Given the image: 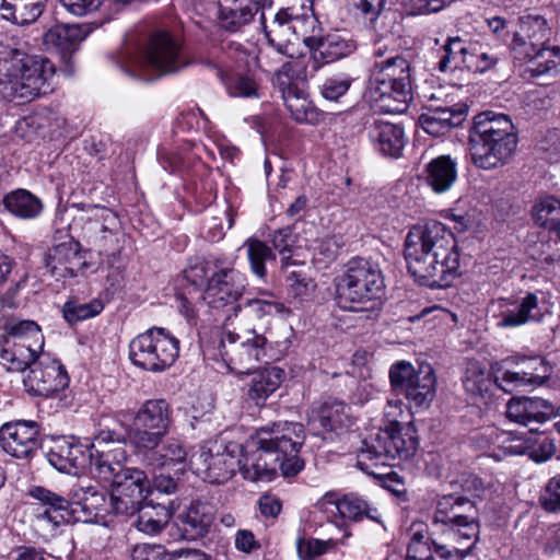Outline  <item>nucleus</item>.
<instances>
[{"label":"nucleus","instance_id":"nucleus-38","mask_svg":"<svg viewBox=\"0 0 560 560\" xmlns=\"http://www.w3.org/2000/svg\"><path fill=\"white\" fill-rule=\"evenodd\" d=\"M427 184L436 194H443L452 188L457 179V164L450 155H440L425 166Z\"/></svg>","mask_w":560,"mask_h":560},{"label":"nucleus","instance_id":"nucleus-28","mask_svg":"<svg viewBox=\"0 0 560 560\" xmlns=\"http://www.w3.org/2000/svg\"><path fill=\"white\" fill-rule=\"evenodd\" d=\"M466 104H430L428 112L420 116L423 130L434 137L443 136L455 127L460 126L467 117Z\"/></svg>","mask_w":560,"mask_h":560},{"label":"nucleus","instance_id":"nucleus-43","mask_svg":"<svg viewBox=\"0 0 560 560\" xmlns=\"http://www.w3.org/2000/svg\"><path fill=\"white\" fill-rule=\"evenodd\" d=\"M259 11L258 4L224 3L220 1L219 23L222 28L229 32H236L249 23Z\"/></svg>","mask_w":560,"mask_h":560},{"label":"nucleus","instance_id":"nucleus-36","mask_svg":"<svg viewBox=\"0 0 560 560\" xmlns=\"http://www.w3.org/2000/svg\"><path fill=\"white\" fill-rule=\"evenodd\" d=\"M283 376V370L278 366H268L252 373L247 389L248 399L256 406L262 405L279 388Z\"/></svg>","mask_w":560,"mask_h":560},{"label":"nucleus","instance_id":"nucleus-49","mask_svg":"<svg viewBox=\"0 0 560 560\" xmlns=\"http://www.w3.org/2000/svg\"><path fill=\"white\" fill-rule=\"evenodd\" d=\"M560 63V48L539 46L535 57L528 65L527 71L532 77L556 73Z\"/></svg>","mask_w":560,"mask_h":560},{"label":"nucleus","instance_id":"nucleus-3","mask_svg":"<svg viewBox=\"0 0 560 560\" xmlns=\"http://www.w3.org/2000/svg\"><path fill=\"white\" fill-rule=\"evenodd\" d=\"M400 400H388L385 416L389 424L372 432L361 442L358 450L357 466L369 475L375 476L372 469L377 465H390L389 460H406L417 452L419 440L412 423L401 424L398 417L402 413Z\"/></svg>","mask_w":560,"mask_h":560},{"label":"nucleus","instance_id":"nucleus-7","mask_svg":"<svg viewBox=\"0 0 560 560\" xmlns=\"http://www.w3.org/2000/svg\"><path fill=\"white\" fill-rule=\"evenodd\" d=\"M186 278L197 285L206 283L202 299L210 307L231 306L235 316L241 311L236 302L245 290V277L224 259L209 256L186 270Z\"/></svg>","mask_w":560,"mask_h":560},{"label":"nucleus","instance_id":"nucleus-22","mask_svg":"<svg viewBox=\"0 0 560 560\" xmlns=\"http://www.w3.org/2000/svg\"><path fill=\"white\" fill-rule=\"evenodd\" d=\"M319 509L327 518L337 524V527L343 523L347 530L346 520L351 522H361L364 517L381 523L378 510L368 502L364 498L349 493L338 497L336 493H326L318 502Z\"/></svg>","mask_w":560,"mask_h":560},{"label":"nucleus","instance_id":"nucleus-62","mask_svg":"<svg viewBox=\"0 0 560 560\" xmlns=\"http://www.w3.org/2000/svg\"><path fill=\"white\" fill-rule=\"evenodd\" d=\"M523 368L518 365L516 371H503L494 376V383L505 393H512L514 389L530 386L527 383L526 375H523Z\"/></svg>","mask_w":560,"mask_h":560},{"label":"nucleus","instance_id":"nucleus-29","mask_svg":"<svg viewBox=\"0 0 560 560\" xmlns=\"http://www.w3.org/2000/svg\"><path fill=\"white\" fill-rule=\"evenodd\" d=\"M505 413L511 421L530 425L548 421L551 416H556L557 409L540 397H520L509 401Z\"/></svg>","mask_w":560,"mask_h":560},{"label":"nucleus","instance_id":"nucleus-59","mask_svg":"<svg viewBox=\"0 0 560 560\" xmlns=\"http://www.w3.org/2000/svg\"><path fill=\"white\" fill-rule=\"evenodd\" d=\"M490 374L478 363H470L466 370L464 384L468 392L482 394L488 390Z\"/></svg>","mask_w":560,"mask_h":560},{"label":"nucleus","instance_id":"nucleus-1","mask_svg":"<svg viewBox=\"0 0 560 560\" xmlns=\"http://www.w3.org/2000/svg\"><path fill=\"white\" fill-rule=\"evenodd\" d=\"M305 439L303 424L279 421L258 429L240 450L238 469L250 481H270L280 469L284 477L296 476L304 468L299 456Z\"/></svg>","mask_w":560,"mask_h":560},{"label":"nucleus","instance_id":"nucleus-26","mask_svg":"<svg viewBox=\"0 0 560 560\" xmlns=\"http://www.w3.org/2000/svg\"><path fill=\"white\" fill-rule=\"evenodd\" d=\"M39 424L32 420H16L0 427V446L19 459L32 458L39 448Z\"/></svg>","mask_w":560,"mask_h":560},{"label":"nucleus","instance_id":"nucleus-20","mask_svg":"<svg viewBox=\"0 0 560 560\" xmlns=\"http://www.w3.org/2000/svg\"><path fill=\"white\" fill-rule=\"evenodd\" d=\"M110 483L109 504L115 515L132 516L150 492L145 472L133 467H126Z\"/></svg>","mask_w":560,"mask_h":560},{"label":"nucleus","instance_id":"nucleus-4","mask_svg":"<svg viewBox=\"0 0 560 560\" xmlns=\"http://www.w3.org/2000/svg\"><path fill=\"white\" fill-rule=\"evenodd\" d=\"M517 143V130L509 115L485 110L474 117L468 149L478 168L490 171L505 166L513 159Z\"/></svg>","mask_w":560,"mask_h":560},{"label":"nucleus","instance_id":"nucleus-32","mask_svg":"<svg viewBox=\"0 0 560 560\" xmlns=\"http://www.w3.org/2000/svg\"><path fill=\"white\" fill-rule=\"evenodd\" d=\"M42 352L40 349L15 342L8 335H0V363L9 372H24L30 369Z\"/></svg>","mask_w":560,"mask_h":560},{"label":"nucleus","instance_id":"nucleus-39","mask_svg":"<svg viewBox=\"0 0 560 560\" xmlns=\"http://www.w3.org/2000/svg\"><path fill=\"white\" fill-rule=\"evenodd\" d=\"M44 3L45 0H2L0 13L4 20L26 25L40 16Z\"/></svg>","mask_w":560,"mask_h":560},{"label":"nucleus","instance_id":"nucleus-13","mask_svg":"<svg viewBox=\"0 0 560 560\" xmlns=\"http://www.w3.org/2000/svg\"><path fill=\"white\" fill-rule=\"evenodd\" d=\"M432 526L458 545L464 541L475 545L479 534L477 509L465 497L445 495L436 503Z\"/></svg>","mask_w":560,"mask_h":560},{"label":"nucleus","instance_id":"nucleus-40","mask_svg":"<svg viewBox=\"0 0 560 560\" xmlns=\"http://www.w3.org/2000/svg\"><path fill=\"white\" fill-rule=\"evenodd\" d=\"M15 342H22L34 349H44L45 340L39 325L31 319L10 318L4 323V331Z\"/></svg>","mask_w":560,"mask_h":560},{"label":"nucleus","instance_id":"nucleus-15","mask_svg":"<svg viewBox=\"0 0 560 560\" xmlns=\"http://www.w3.org/2000/svg\"><path fill=\"white\" fill-rule=\"evenodd\" d=\"M392 389L396 395H402L410 408H428L435 397L436 377L429 363L415 368L407 361H399L389 369Z\"/></svg>","mask_w":560,"mask_h":560},{"label":"nucleus","instance_id":"nucleus-52","mask_svg":"<svg viewBox=\"0 0 560 560\" xmlns=\"http://www.w3.org/2000/svg\"><path fill=\"white\" fill-rule=\"evenodd\" d=\"M104 308L101 299H93L90 302L68 301L62 307L63 318L70 325L77 324L98 315Z\"/></svg>","mask_w":560,"mask_h":560},{"label":"nucleus","instance_id":"nucleus-8","mask_svg":"<svg viewBox=\"0 0 560 560\" xmlns=\"http://www.w3.org/2000/svg\"><path fill=\"white\" fill-rule=\"evenodd\" d=\"M188 65L179 38L166 30H156L121 68L133 78L147 79L141 72H154L160 77L176 73Z\"/></svg>","mask_w":560,"mask_h":560},{"label":"nucleus","instance_id":"nucleus-23","mask_svg":"<svg viewBox=\"0 0 560 560\" xmlns=\"http://www.w3.org/2000/svg\"><path fill=\"white\" fill-rule=\"evenodd\" d=\"M493 317L499 328H516L542 317L538 296L527 292L524 296L500 298L492 302Z\"/></svg>","mask_w":560,"mask_h":560},{"label":"nucleus","instance_id":"nucleus-27","mask_svg":"<svg viewBox=\"0 0 560 560\" xmlns=\"http://www.w3.org/2000/svg\"><path fill=\"white\" fill-rule=\"evenodd\" d=\"M303 42L312 51L311 61L314 72L324 65L351 56L358 49L354 38L341 32H331L319 37L307 36Z\"/></svg>","mask_w":560,"mask_h":560},{"label":"nucleus","instance_id":"nucleus-9","mask_svg":"<svg viewBox=\"0 0 560 560\" xmlns=\"http://www.w3.org/2000/svg\"><path fill=\"white\" fill-rule=\"evenodd\" d=\"M335 300L345 311L358 312L362 304L376 299L383 290L381 271L369 260L353 258L349 260L341 275L334 281Z\"/></svg>","mask_w":560,"mask_h":560},{"label":"nucleus","instance_id":"nucleus-45","mask_svg":"<svg viewBox=\"0 0 560 560\" xmlns=\"http://www.w3.org/2000/svg\"><path fill=\"white\" fill-rule=\"evenodd\" d=\"M3 203L10 213L22 219H34L43 210L40 199L25 189H16L8 194Z\"/></svg>","mask_w":560,"mask_h":560},{"label":"nucleus","instance_id":"nucleus-5","mask_svg":"<svg viewBox=\"0 0 560 560\" xmlns=\"http://www.w3.org/2000/svg\"><path fill=\"white\" fill-rule=\"evenodd\" d=\"M364 98L380 113H405L413 98L410 62L400 55L375 62Z\"/></svg>","mask_w":560,"mask_h":560},{"label":"nucleus","instance_id":"nucleus-31","mask_svg":"<svg viewBox=\"0 0 560 560\" xmlns=\"http://www.w3.org/2000/svg\"><path fill=\"white\" fill-rule=\"evenodd\" d=\"M369 137L384 155L393 158L400 156L406 144L404 128L385 120H374L369 127Z\"/></svg>","mask_w":560,"mask_h":560},{"label":"nucleus","instance_id":"nucleus-2","mask_svg":"<svg viewBox=\"0 0 560 560\" xmlns=\"http://www.w3.org/2000/svg\"><path fill=\"white\" fill-rule=\"evenodd\" d=\"M408 271L420 285L443 289L459 273V253L453 233L441 222L412 226L405 240Z\"/></svg>","mask_w":560,"mask_h":560},{"label":"nucleus","instance_id":"nucleus-51","mask_svg":"<svg viewBox=\"0 0 560 560\" xmlns=\"http://www.w3.org/2000/svg\"><path fill=\"white\" fill-rule=\"evenodd\" d=\"M252 271L259 278L267 275L266 264L276 261L272 249L260 240H248L245 244Z\"/></svg>","mask_w":560,"mask_h":560},{"label":"nucleus","instance_id":"nucleus-61","mask_svg":"<svg viewBox=\"0 0 560 560\" xmlns=\"http://www.w3.org/2000/svg\"><path fill=\"white\" fill-rule=\"evenodd\" d=\"M283 11L289 19H296L300 22L311 21L314 23L313 0H280Z\"/></svg>","mask_w":560,"mask_h":560},{"label":"nucleus","instance_id":"nucleus-55","mask_svg":"<svg viewBox=\"0 0 560 560\" xmlns=\"http://www.w3.org/2000/svg\"><path fill=\"white\" fill-rule=\"evenodd\" d=\"M153 465L158 467H175L183 465L187 453L184 446L175 440L168 441L163 447L153 454Z\"/></svg>","mask_w":560,"mask_h":560},{"label":"nucleus","instance_id":"nucleus-47","mask_svg":"<svg viewBox=\"0 0 560 560\" xmlns=\"http://www.w3.org/2000/svg\"><path fill=\"white\" fill-rule=\"evenodd\" d=\"M285 275L288 296L292 301L302 303L310 301L316 289L313 279L299 266V269L281 268Z\"/></svg>","mask_w":560,"mask_h":560},{"label":"nucleus","instance_id":"nucleus-6","mask_svg":"<svg viewBox=\"0 0 560 560\" xmlns=\"http://www.w3.org/2000/svg\"><path fill=\"white\" fill-rule=\"evenodd\" d=\"M55 66L40 56L16 51L5 75L0 79V92L9 101H31L55 89Z\"/></svg>","mask_w":560,"mask_h":560},{"label":"nucleus","instance_id":"nucleus-21","mask_svg":"<svg viewBox=\"0 0 560 560\" xmlns=\"http://www.w3.org/2000/svg\"><path fill=\"white\" fill-rule=\"evenodd\" d=\"M200 63L214 71L219 81L231 97L260 98L262 96L261 82L253 71H241L235 67L226 54L200 59Z\"/></svg>","mask_w":560,"mask_h":560},{"label":"nucleus","instance_id":"nucleus-10","mask_svg":"<svg viewBox=\"0 0 560 560\" xmlns=\"http://www.w3.org/2000/svg\"><path fill=\"white\" fill-rule=\"evenodd\" d=\"M79 213L73 218L71 229L101 256H115L119 249L118 214L103 206L74 203Z\"/></svg>","mask_w":560,"mask_h":560},{"label":"nucleus","instance_id":"nucleus-64","mask_svg":"<svg viewBox=\"0 0 560 560\" xmlns=\"http://www.w3.org/2000/svg\"><path fill=\"white\" fill-rule=\"evenodd\" d=\"M173 551L167 552L160 545L139 544L130 553V560H172Z\"/></svg>","mask_w":560,"mask_h":560},{"label":"nucleus","instance_id":"nucleus-46","mask_svg":"<svg viewBox=\"0 0 560 560\" xmlns=\"http://www.w3.org/2000/svg\"><path fill=\"white\" fill-rule=\"evenodd\" d=\"M471 43L460 37H448L442 48V56L438 69L442 72L465 68Z\"/></svg>","mask_w":560,"mask_h":560},{"label":"nucleus","instance_id":"nucleus-50","mask_svg":"<svg viewBox=\"0 0 560 560\" xmlns=\"http://www.w3.org/2000/svg\"><path fill=\"white\" fill-rule=\"evenodd\" d=\"M497 443L501 454L499 456H515L528 453L534 446L529 432H502L497 435Z\"/></svg>","mask_w":560,"mask_h":560},{"label":"nucleus","instance_id":"nucleus-53","mask_svg":"<svg viewBox=\"0 0 560 560\" xmlns=\"http://www.w3.org/2000/svg\"><path fill=\"white\" fill-rule=\"evenodd\" d=\"M516 34L542 46L549 38L550 28L544 16L528 14L520 19V31Z\"/></svg>","mask_w":560,"mask_h":560},{"label":"nucleus","instance_id":"nucleus-63","mask_svg":"<svg viewBox=\"0 0 560 560\" xmlns=\"http://www.w3.org/2000/svg\"><path fill=\"white\" fill-rule=\"evenodd\" d=\"M539 46L515 33L510 49L514 60L529 65Z\"/></svg>","mask_w":560,"mask_h":560},{"label":"nucleus","instance_id":"nucleus-57","mask_svg":"<svg viewBox=\"0 0 560 560\" xmlns=\"http://www.w3.org/2000/svg\"><path fill=\"white\" fill-rule=\"evenodd\" d=\"M498 60L499 58L495 54L485 49L478 44L471 43L465 68L474 72L482 73L493 68Z\"/></svg>","mask_w":560,"mask_h":560},{"label":"nucleus","instance_id":"nucleus-35","mask_svg":"<svg viewBox=\"0 0 560 560\" xmlns=\"http://www.w3.org/2000/svg\"><path fill=\"white\" fill-rule=\"evenodd\" d=\"M79 265V245L73 241H66L55 245L49 250L46 259V267L51 276L56 278L75 276Z\"/></svg>","mask_w":560,"mask_h":560},{"label":"nucleus","instance_id":"nucleus-24","mask_svg":"<svg viewBox=\"0 0 560 560\" xmlns=\"http://www.w3.org/2000/svg\"><path fill=\"white\" fill-rule=\"evenodd\" d=\"M27 392L37 396H51L69 385V376L60 361L42 352L24 378Z\"/></svg>","mask_w":560,"mask_h":560},{"label":"nucleus","instance_id":"nucleus-42","mask_svg":"<svg viewBox=\"0 0 560 560\" xmlns=\"http://www.w3.org/2000/svg\"><path fill=\"white\" fill-rule=\"evenodd\" d=\"M133 526L148 535L159 534L170 522L171 511L162 504H140Z\"/></svg>","mask_w":560,"mask_h":560},{"label":"nucleus","instance_id":"nucleus-41","mask_svg":"<svg viewBox=\"0 0 560 560\" xmlns=\"http://www.w3.org/2000/svg\"><path fill=\"white\" fill-rule=\"evenodd\" d=\"M350 408L336 398L326 399L319 407L317 420L319 425L327 431H338L352 424Z\"/></svg>","mask_w":560,"mask_h":560},{"label":"nucleus","instance_id":"nucleus-18","mask_svg":"<svg viewBox=\"0 0 560 560\" xmlns=\"http://www.w3.org/2000/svg\"><path fill=\"white\" fill-rule=\"evenodd\" d=\"M33 522L44 537H55L70 521L72 502L45 487L35 486L28 491Z\"/></svg>","mask_w":560,"mask_h":560},{"label":"nucleus","instance_id":"nucleus-12","mask_svg":"<svg viewBox=\"0 0 560 560\" xmlns=\"http://www.w3.org/2000/svg\"><path fill=\"white\" fill-rule=\"evenodd\" d=\"M267 343V337L256 329H249L243 336L224 329L215 345L208 349V354L221 360L231 372L249 374L265 359Z\"/></svg>","mask_w":560,"mask_h":560},{"label":"nucleus","instance_id":"nucleus-48","mask_svg":"<svg viewBox=\"0 0 560 560\" xmlns=\"http://www.w3.org/2000/svg\"><path fill=\"white\" fill-rule=\"evenodd\" d=\"M256 319H262L272 315H288L289 308L283 303L273 299L269 292H261L258 298L247 300L240 312Z\"/></svg>","mask_w":560,"mask_h":560},{"label":"nucleus","instance_id":"nucleus-34","mask_svg":"<svg viewBox=\"0 0 560 560\" xmlns=\"http://www.w3.org/2000/svg\"><path fill=\"white\" fill-rule=\"evenodd\" d=\"M179 526L186 537L197 539L206 536L214 521V508L206 502H192L179 515Z\"/></svg>","mask_w":560,"mask_h":560},{"label":"nucleus","instance_id":"nucleus-56","mask_svg":"<svg viewBox=\"0 0 560 560\" xmlns=\"http://www.w3.org/2000/svg\"><path fill=\"white\" fill-rule=\"evenodd\" d=\"M270 242L273 249L280 255L281 268L296 266L291 259L292 246L295 242L293 232L290 228H282L271 234Z\"/></svg>","mask_w":560,"mask_h":560},{"label":"nucleus","instance_id":"nucleus-30","mask_svg":"<svg viewBox=\"0 0 560 560\" xmlns=\"http://www.w3.org/2000/svg\"><path fill=\"white\" fill-rule=\"evenodd\" d=\"M82 513L78 520L82 522H93L103 517L105 513L112 512L109 501H107L106 491L95 486L80 487L74 491V501H72V513Z\"/></svg>","mask_w":560,"mask_h":560},{"label":"nucleus","instance_id":"nucleus-19","mask_svg":"<svg viewBox=\"0 0 560 560\" xmlns=\"http://www.w3.org/2000/svg\"><path fill=\"white\" fill-rule=\"evenodd\" d=\"M124 441V435L114 430H100L91 443V458L86 469L98 479L112 482L126 468L124 463L127 453L121 445Z\"/></svg>","mask_w":560,"mask_h":560},{"label":"nucleus","instance_id":"nucleus-14","mask_svg":"<svg viewBox=\"0 0 560 560\" xmlns=\"http://www.w3.org/2000/svg\"><path fill=\"white\" fill-rule=\"evenodd\" d=\"M179 354V340L166 328L152 327L129 345L131 362L145 371L159 373L171 368Z\"/></svg>","mask_w":560,"mask_h":560},{"label":"nucleus","instance_id":"nucleus-60","mask_svg":"<svg viewBox=\"0 0 560 560\" xmlns=\"http://www.w3.org/2000/svg\"><path fill=\"white\" fill-rule=\"evenodd\" d=\"M540 506L549 513L560 511V472L548 480L539 495Z\"/></svg>","mask_w":560,"mask_h":560},{"label":"nucleus","instance_id":"nucleus-16","mask_svg":"<svg viewBox=\"0 0 560 560\" xmlns=\"http://www.w3.org/2000/svg\"><path fill=\"white\" fill-rule=\"evenodd\" d=\"M305 68L301 60L284 62L273 74L272 83L281 92L285 107L298 122H310L314 114L305 90Z\"/></svg>","mask_w":560,"mask_h":560},{"label":"nucleus","instance_id":"nucleus-37","mask_svg":"<svg viewBox=\"0 0 560 560\" xmlns=\"http://www.w3.org/2000/svg\"><path fill=\"white\" fill-rule=\"evenodd\" d=\"M261 26L268 43L276 48L279 54L290 55L289 38L291 32L296 28V19H289V16L281 10H279L273 19L267 22L265 14L260 15Z\"/></svg>","mask_w":560,"mask_h":560},{"label":"nucleus","instance_id":"nucleus-58","mask_svg":"<svg viewBox=\"0 0 560 560\" xmlns=\"http://www.w3.org/2000/svg\"><path fill=\"white\" fill-rule=\"evenodd\" d=\"M353 78L345 72L335 73L326 78L320 85L323 97L329 101H337L350 89Z\"/></svg>","mask_w":560,"mask_h":560},{"label":"nucleus","instance_id":"nucleus-17","mask_svg":"<svg viewBox=\"0 0 560 560\" xmlns=\"http://www.w3.org/2000/svg\"><path fill=\"white\" fill-rule=\"evenodd\" d=\"M237 451L238 445L231 447L220 441H209L191 455V469L207 482H226L238 467Z\"/></svg>","mask_w":560,"mask_h":560},{"label":"nucleus","instance_id":"nucleus-11","mask_svg":"<svg viewBox=\"0 0 560 560\" xmlns=\"http://www.w3.org/2000/svg\"><path fill=\"white\" fill-rule=\"evenodd\" d=\"M115 417L122 425L133 420L127 429V436L138 450H153L170 431L172 407L162 398L148 399L136 413L120 410Z\"/></svg>","mask_w":560,"mask_h":560},{"label":"nucleus","instance_id":"nucleus-33","mask_svg":"<svg viewBox=\"0 0 560 560\" xmlns=\"http://www.w3.org/2000/svg\"><path fill=\"white\" fill-rule=\"evenodd\" d=\"M84 38L85 33L81 26L58 24L46 32L44 42L48 47L56 48L66 66H69L72 54Z\"/></svg>","mask_w":560,"mask_h":560},{"label":"nucleus","instance_id":"nucleus-54","mask_svg":"<svg viewBox=\"0 0 560 560\" xmlns=\"http://www.w3.org/2000/svg\"><path fill=\"white\" fill-rule=\"evenodd\" d=\"M526 375L527 383L530 386H540L545 384L552 374L551 365L540 357L529 358L521 363Z\"/></svg>","mask_w":560,"mask_h":560},{"label":"nucleus","instance_id":"nucleus-44","mask_svg":"<svg viewBox=\"0 0 560 560\" xmlns=\"http://www.w3.org/2000/svg\"><path fill=\"white\" fill-rule=\"evenodd\" d=\"M339 530L342 533L341 538H305L300 537L296 540V550L301 560H314L315 558L327 553L330 550H335L338 545H345L346 540L351 536V532L347 530L345 524L339 526Z\"/></svg>","mask_w":560,"mask_h":560},{"label":"nucleus","instance_id":"nucleus-25","mask_svg":"<svg viewBox=\"0 0 560 560\" xmlns=\"http://www.w3.org/2000/svg\"><path fill=\"white\" fill-rule=\"evenodd\" d=\"M91 444L70 436L51 438L46 452L49 464L61 472L79 474L86 470L91 458Z\"/></svg>","mask_w":560,"mask_h":560}]
</instances>
